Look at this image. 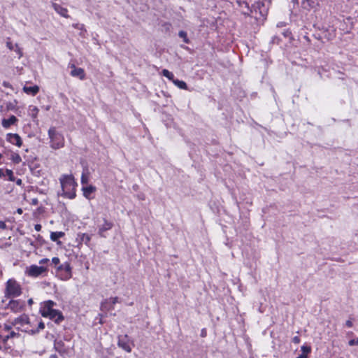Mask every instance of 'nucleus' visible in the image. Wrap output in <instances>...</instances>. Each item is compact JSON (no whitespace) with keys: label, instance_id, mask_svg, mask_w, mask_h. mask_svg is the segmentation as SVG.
Segmentation results:
<instances>
[{"label":"nucleus","instance_id":"nucleus-1","mask_svg":"<svg viewBox=\"0 0 358 358\" xmlns=\"http://www.w3.org/2000/svg\"><path fill=\"white\" fill-rule=\"evenodd\" d=\"M62 196L70 199L76 197V187L77 185L72 175H62L59 178Z\"/></svg>","mask_w":358,"mask_h":358},{"label":"nucleus","instance_id":"nucleus-2","mask_svg":"<svg viewBox=\"0 0 358 358\" xmlns=\"http://www.w3.org/2000/svg\"><path fill=\"white\" fill-rule=\"evenodd\" d=\"M55 305V303L52 301L49 300L45 301L41 308L40 313L43 317H48L51 320H54L55 322L59 323L64 320V317L60 311L53 308Z\"/></svg>","mask_w":358,"mask_h":358},{"label":"nucleus","instance_id":"nucleus-3","mask_svg":"<svg viewBox=\"0 0 358 358\" xmlns=\"http://www.w3.org/2000/svg\"><path fill=\"white\" fill-rule=\"evenodd\" d=\"M50 146L54 150H58L64 146V137L55 127H51L48 130Z\"/></svg>","mask_w":358,"mask_h":358},{"label":"nucleus","instance_id":"nucleus-4","mask_svg":"<svg viewBox=\"0 0 358 358\" xmlns=\"http://www.w3.org/2000/svg\"><path fill=\"white\" fill-rule=\"evenodd\" d=\"M22 294V289L20 285L13 279L7 281L5 289V297L7 299L15 298L20 296Z\"/></svg>","mask_w":358,"mask_h":358},{"label":"nucleus","instance_id":"nucleus-5","mask_svg":"<svg viewBox=\"0 0 358 358\" xmlns=\"http://www.w3.org/2000/svg\"><path fill=\"white\" fill-rule=\"evenodd\" d=\"M250 13L253 17L257 20L264 18L267 15V8L264 3L260 1L256 2L252 5Z\"/></svg>","mask_w":358,"mask_h":358},{"label":"nucleus","instance_id":"nucleus-6","mask_svg":"<svg viewBox=\"0 0 358 358\" xmlns=\"http://www.w3.org/2000/svg\"><path fill=\"white\" fill-rule=\"evenodd\" d=\"M57 275L62 280H67L70 279L72 276L71 274V267L70 264L68 262H65L57 266Z\"/></svg>","mask_w":358,"mask_h":358},{"label":"nucleus","instance_id":"nucleus-7","mask_svg":"<svg viewBox=\"0 0 358 358\" xmlns=\"http://www.w3.org/2000/svg\"><path fill=\"white\" fill-rule=\"evenodd\" d=\"M117 345L127 352H131V342L127 334L118 336Z\"/></svg>","mask_w":358,"mask_h":358},{"label":"nucleus","instance_id":"nucleus-8","mask_svg":"<svg viewBox=\"0 0 358 358\" xmlns=\"http://www.w3.org/2000/svg\"><path fill=\"white\" fill-rule=\"evenodd\" d=\"M117 302L118 298L117 296L106 299L101 303V309L102 311L111 310L114 309V305Z\"/></svg>","mask_w":358,"mask_h":358},{"label":"nucleus","instance_id":"nucleus-9","mask_svg":"<svg viewBox=\"0 0 358 358\" xmlns=\"http://www.w3.org/2000/svg\"><path fill=\"white\" fill-rule=\"evenodd\" d=\"M46 271L43 266H38L36 265H31L27 268L26 273L29 276L38 277Z\"/></svg>","mask_w":358,"mask_h":358},{"label":"nucleus","instance_id":"nucleus-10","mask_svg":"<svg viewBox=\"0 0 358 358\" xmlns=\"http://www.w3.org/2000/svg\"><path fill=\"white\" fill-rule=\"evenodd\" d=\"M8 308L14 313H18L21 311L24 306V302L21 300H11L8 303Z\"/></svg>","mask_w":358,"mask_h":358},{"label":"nucleus","instance_id":"nucleus-11","mask_svg":"<svg viewBox=\"0 0 358 358\" xmlns=\"http://www.w3.org/2000/svg\"><path fill=\"white\" fill-rule=\"evenodd\" d=\"M6 140L10 143L15 145L19 148L21 147L22 145V138L17 134H12V133L7 134Z\"/></svg>","mask_w":358,"mask_h":358},{"label":"nucleus","instance_id":"nucleus-12","mask_svg":"<svg viewBox=\"0 0 358 358\" xmlns=\"http://www.w3.org/2000/svg\"><path fill=\"white\" fill-rule=\"evenodd\" d=\"M70 67L72 69L70 73L71 76L78 78L81 80L85 78V73L83 69L77 68L74 64H71Z\"/></svg>","mask_w":358,"mask_h":358},{"label":"nucleus","instance_id":"nucleus-13","mask_svg":"<svg viewBox=\"0 0 358 358\" xmlns=\"http://www.w3.org/2000/svg\"><path fill=\"white\" fill-rule=\"evenodd\" d=\"M18 120L15 115H10L9 118H3L1 121L2 127L5 129L10 128V126L17 123Z\"/></svg>","mask_w":358,"mask_h":358},{"label":"nucleus","instance_id":"nucleus-14","mask_svg":"<svg viewBox=\"0 0 358 358\" xmlns=\"http://www.w3.org/2000/svg\"><path fill=\"white\" fill-rule=\"evenodd\" d=\"M6 47L10 50H13L18 55V58L20 59L23 56V52L21 48L19 46L17 43L13 44V43L10 41L6 42Z\"/></svg>","mask_w":358,"mask_h":358},{"label":"nucleus","instance_id":"nucleus-15","mask_svg":"<svg viewBox=\"0 0 358 358\" xmlns=\"http://www.w3.org/2000/svg\"><path fill=\"white\" fill-rule=\"evenodd\" d=\"M52 6L54 10L61 16L66 18L69 17L68 15V10L66 8H64L61 5L56 3H52Z\"/></svg>","mask_w":358,"mask_h":358},{"label":"nucleus","instance_id":"nucleus-16","mask_svg":"<svg viewBox=\"0 0 358 358\" xmlns=\"http://www.w3.org/2000/svg\"><path fill=\"white\" fill-rule=\"evenodd\" d=\"M113 223L108 222V220L104 219V222L102 225H101L99 228V234L101 237H105L104 232L110 230L113 227Z\"/></svg>","mask_w":358,"mask_h":358},{"label":"nucleus","instance_id":"nucleus-17","mask_svg":"<svg viewBox=\"0 0 358 358\" xmlns=\"http://www.w3.org/2000/svg\"><path fill=\"white\" fill-rule=\"evenodd\" d=\"M39 112L38 107L35 106H29L28 108V114L31 117L34 122H38L37 115Z\"/></svg>","mask_w":358,"mask_h":358},{"label":"nucleus","instance_id":"nucleus-18","mask_svg":"<svg viewBox=\"0 0 358 358\" xmlns=\"http://www.w3.org/2000/svg\"><path fill=\"white\" fill-rule=\"evenodd\" d=\"M237 3L241 9V12L245 15H249L251 8L249 7L248 3L246 1L238 0Z\"/></svg>","mask_w":358,"mask_h":358},{"label":"nucleus","instance_id":"nucleus-19","mask_svg":"<svg viewBox=\"0 0 358 358\" xmlns=\"http://www.w3.org/2000/svg\"><path fill=\"white\" fill-rule=\"evenodd\" d=\"M29 323V317L26 315H23L17 317L13 322V325H24Z\"/></svg>","mask_w":358,"mask_h":358},{"label":"nucleus","instance_id":"nucleus-20","mask_svg":"<svg viewBox=\"0 0 358 358\" xmlns=\"http://www.w3.org/2000/svg\"><path fill=\"white\" fill-rule=\"evenodd\" d=\"M5 176H8V180L10 181H15V177L13 176V171L10 170V169L3 170V169H0V178H3Z\"/></svg>","mask_w":358,"mask_h":358},{"label":"nucleus","instance_id":"nucleus-21","mask_svg":"<svg viewBox=\"0 0 358 358\" xmlns=\"http://www.w3.org/2000/svg\"><path fill=\"white\" fill-rule=\"evenodd\" d=\"M23 91L27 94H30L34 96L39 92V87L37 85L30 87L24 86L23 87Z\"/></svg>","mask_w":358,"mask_h":358},{"label":"nucleus","instance_id":"nucleus-22","mask_svg":"<svg viewBox=\"0 0 358 358\" xmlns=\"http://www.w3.org/2000/svg\"><path fill=\"white\" fill-rule=\"evenodd\" d=\"M315 2L314 0H303L301 2V6L306 10H310L314 8Z\"/></svg>","mask_w":358,"mask_h":358},{"label":"nucleus","instance_id":"nucleus-23","mask_svg":"<svg viewBox=\"0 0 358 358\" xmlns=\"http://www.w3.org/2000/svg\"><path fill=\"white\" fill-rule=\"evenodd\" d=\"M96 190V187L92 185H89L87 187H83V195L86 198H89L90 195L93 193Z\"/></svg>","mask_w":358,"mask_h":358},{"label":"nucleus","instance_id":"nucleus-24","mask_svg":"<svg viewBox=\"0 0 358 358\" xmlns=\"http://www.w3.org/2000/svg\"><path fill=\"white\" fill-rule=\"evenodd\" d=\"M78 236L79 237L80 241L86 245H88L91 240V236L88 234H79Z\"/></svg>","mask_w":358,"mask_h":358},{"label":"nucleus","instance_id":"nucleus-25","mask_svg":"<svg viewBox=\"0 0 358 358\" xmlns=\"http://www.w3.org/2000/svg\"><path fill=\"white\" fill-rule=\"evenodd\" d=\"M64 236V233L62 231H55L50 234V239L52 241H57V240Z\"/></svg>","mask_w":358,"mask_h":358},{"label":"nucleus","instance_id":"nucleus-26","mask_svg":"<svg viewBox=\"0 0 358 358\" xmlns=\"http://www.w3.org/2000/svg\"><path fill=\"white\" fill-rule=\"evenodd\" d=\"M173 83L176 86H178L180 89L187 90V84L182 80H174Z\"/></svg>","mask_w":358,"mask_h":358},{"label":"nucleus","instance_id":"nucleus-27","mask_svg":"<svg viewBox=\"0 0 358 358\" xmlns=\"http://www.w3.org/2000/svg\"><path fill=\"white\" fill-rule=\"evenodd\" d=\"M162 75L167 78L169 80H172L173 82L174 80V75L173 74V73H171V71H169V70L167 69H164L162 71Z\"/></svg>","mask_w":358,"mask_h":358},{"label":"nucleus","instance_id":"nucleus-28","mask_svg":"<svg viewBox=\"0 0 358 358\" xmlns=\"http://www.w3.org/2000/svg\"><path fill=\"white\" fill-rule=\"evenodd\" d=\"M178 36L183 39V41L185 43H189V40L187 37V34L185 31H180L178 33Z\"/></svg>","mask_w":358,"mask_h":358},{"label":"nucleus","instance_id":"nucleus-29","mask_svg":"<svg viewBox=\"0 0 358 358\" xmlns=\"http://www.w3.org/2000/svg\"><path fill=\"white\" fill-rule=\"evenodd\" d=\"M11 159L15 164H19L22 161L21 157L17 153L12 155Z\"/></svg>","mask_w":358,"mask_h":358},{"label":"nucleus","instance_id":"nucleus-30","mask_svg":"<svg viewBox=\"0 0 358 358\" xmlns=\"http://www.w3.org/2000/svg\"><path fill=\"white\" fill-rule=\"evenodd\" d=\"M301 350L302 351V354L306 355L308 356V354H309L311 352V348L308 345H302L301 347Z\"/></svg>","mask_w":358,"mask_h":358},{"label":"nucleus","instance_id":"nucleus-31","mask_svg":"<svg viewBox=\"0 0 358 358\" xmlns=\"http://www.w3.org/2000/svg\"><path fill=\"white\" fill-rule=\"evenodd\" d=\"M88 182V176L87 173L84 171L81 176V183L83 185L87 184Z\"/></svg>","mask_w":358,"mask_h":358},{"label":"nucleus","instance_id":"nucleus-32","mask_svg":"<svg viewBox=\"0 0 358 358\" xmlns=\"http://www.w3.org/2000/svg\"><path fill=\"white\" fill-rule=\"evenodd\" d=\"M18 336L17 333H15V331H11L10 334L7 335L4 338L3 341L6 342L9 338H14L15 336Z\"/></svg>","mask_w":358,"mask_h":358},{"label":"nucleus","instance_id":"nucleus-33","mask_svg":"<svg viewBox=\"0 0 358 358\" xmlns=\"http://www.w3.org/2000/svg\"><path fill=\"white\" fill-rule=\"evenodd\" d=\"M349 345L353 346L355 345H358V338L356 339H352L348 342Z\"/></svg>","mask_w":358,"mask_h":358},{"label":"nucleus","instance_id":"nucleus-34","mask_svg":"<svg viewBox=\"0 0 358 358\" xmlns=\"http://www.w3.org/2000/svg\"><path fill=\"white\" fill-rule=\"evenodd\" d=\"M60 262V260L58 257H53L52 259V263L54 264L55 266L58 265Z\"/></svg>","mask_w":358,"mask_h":358},{"label":"nucleus","instance_id":"nucleus-35","mask_svg":"<svg viewBox=\"0 0 358 358\" xmlns=\"http://www.w3.org/2000/svg\"><path fill=\"white\" fill-rule=\"evenodd\" d=\"M2 85L4 87H6V88H10L12 89V85H10V83L9 82H7V81H3L2 83Z\"/></svg>","mask_w":358,"mask_h":358},{"label":"nucleus","instance_id":"nucleus-36","mask_svg":"<svg viewBox=\"0 0 358 358\" xmlns=\"http://www.w3.org/2000/svg\"><path fill=\"white\" fill-rule=\"evenodd\" d=\"M292 341H293V343L298 344L300 343V338L299 336H294L292 338Z\"/></svg>","mask_w":358,"mask_h":358},{"label":"nucleus","instance_id":"nucleus-37","mask_svg":"<svg viewBox=\"0 0 358 358\" xmlns=\"http://www.w3.org/2000/svg\"><path fill=\"white\" fill-rule=\"evenodd\" d=\"M345 325L348 327L350 328V327H352L353 326V323H352V322L351 320H347L346 322H345Z\"/></svg>","mask_w":358,"mask_h":358},{"label":"nucleus","instance_id":"nucleus-38","mask_svg":"<svg viewBox=\"0 0 358 358\" xmlns=\"http://www.w3.org/2000/svg\"><path fill=\"white\" fill-rule=\"evenodd\" d=\"M48 262H49V259H47V258H44V259H42L39 261V264H45L47 263Z\"/></svg>","mask_w":358,"mask_h":358},{"label":"nucleus","instance_id":"nucleus-39","mask_svg":"<svg viewBox=\"0 0 358 358\" xmlns=\"http://www.w3.org/2000/svg\"><path fill=\"white\" fill-rule=\"evenodd\" d=\"M0 228L3 229L6 228V224L4 222L0 221Z\"/></svg>","mask_w":358,"mask_h":358},{"label":"nucleus","instance_id":"nucleus-40","mask_svg":"<svg viewBox=\"0 0 358 358\" xmlns=\"http://www.w3.org/2000/svg\"><path fill=\"white\" fill-rule=\"evenodd\" d=\"M34 229L36 231H39L41 229V225L39 224H37L35 225Z\"/></svg>","mask_w":358,"mask_h":358},{"label":"nucleus","instance_id":"nucleus-41","mask_svg":"<svg viewBox=\"0 0 358 358\" xmlns=\"http://www.w3.org/2000/svg\"><path fill=\"white\" fill-rule=\"evenodd\" d=\"M76 28H78V29H82L83 27V24H77L74 26Z\"/></svg>","mask_w":358,"mask_h":358},{"label":"nucleus","instance_id":"nucleus-42","mask_svg":"<svg viewBox=\"0 0 358 358\" xmlns=\"http://www.w3.org/2000/svg\"><path fill=\"white\" fill-rule=\"evenodd\" d=\"M296 358H308V356L304 354H301L299 356H298Z\"/></svg>","mask_w":358,"mask_h":358},{"label":"nucleus","instance_id":"nucleus-43","mask_svg":"<svg viewBox=\"0 0 358 358\" xmlns=\"http://www.w3.org/2000/svg\"><path fill=\"white\" fill-rule=\"evenodd\" d=\"M38 327H39L40 329H44V328H45V325H44V324H43V322H41V323L39 324V325H38Z\"/></svg>","mask_w":358,"mask_h":358},{"label":"nucleus","instance_id":"nucleus-44","mask_svg":"<svg viewBox=\"0 0 358 358\" xmlns=\"http://www.w3.org/2000/svg\"><path fill=\"white\" fill-rule=\"evenodd\" d=\"M16 183L18 185H20L22 184V180L21 179H18L16 182Z\"/></svg>","mask_w":358,"mask_h":358},{"label":"nucleus","instance_id":"nucleus-45","mask_svg":"<svg viewBox=\"0 0 358 358\" xmlns=\"http://www.w3.org/2000/svg\"><path fill=\"white\" fill-rule=\"evenodd\" d=\"M17 212L19 213V214H22V210L21 208H18L17 210Z\"/></svg>","mask_w":358,"mask_h":358},{"label":"nucleus","instance_id":"nucleus-46","mask_svg":"<svg viewBox=\"0 0 358 358\" xmlns=\"http://www.w3.org/2000/svg\"><path fill=\"white\" fill-rule=\"evenodd\" d=\"M10 326H8V325H6V326H5V329H6V331L10 330Z\"/></svg>","mask_w":358,"mask_h":358},{"label":"nucleus","instance_id":"nucleus-47","mask_svg":"<svg viewBox=\"0 0 358 358\" xmlns=\"http://www.w3.org/2000/svg\"><path fill=\"white\" fill-rule=\"evenodd\" d=\"M28 303H29V304H31V303H33L32 299H29Z\"/></svg>","mask_w":358,"mask_h":358},{"label":"nucleus","instance_id":"nucleus-48","mask_svg":"<svg viewBox=\"0 0 358 358\" xmlns=\"http://www.w3.org/2000/svg\"><path fill=\"white\" fill-rule=\"evenodd\" d=\"M50 358H57V355H52L50 357Z\"/></svg>","mask_w":358,"mask_h":358},{"label":"nucleus","instance_id":"nucleus-49","mask_svg":"<svg viewBox=\"0 0 358 358\" xmlns=\"http://www.w3.org/2000/svg\"><path fill=\"white\" fill-rule=\"evenodd\" d=\"M292 1H293L294 3H298L297 0H292Z\"/></svg>","mask_w":358,"mask_h":358},{"label":"nucleus","instance_id":"nucleus-50","mask_svg":"<svg viewBox=\"0 0 358 358\" xmlns=\"http://www.w3.org/2000/svg\"><path fill=\"white\" fill-rule=\"evenodd\" d=\"M1 157H2V155H1V154L0 153V159L1 158Z\"/></svg>","mask_w":358,"mask_h":358},{"label":"nucleus","instance_id":"nucleus-51","mask_svg":"<svg viewBox=\"0 0 358 358\" xmlns=\"http://www.w3.org/2000/svg\"><path fill=\"white\" fill-rule=\"evenodd\" d=\"M1 349V346L0 345V350Z\"/></svg>","mask_w":358,"mask_h":358}]
</instances>
